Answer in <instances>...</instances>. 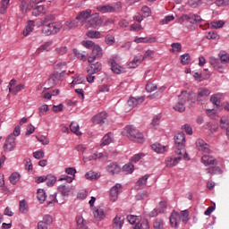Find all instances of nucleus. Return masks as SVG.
<instances>
[{"mask_svg":"<svg viewBox=\"0 0 229 229\" xmlns=\"http://www.w3.org/2000/svg\"><path fill=\"white\" fill-rule=\"evenodd\" d=\"M175 140V153L176 155H183V158H187L188 155L185 151V134L179 132L174 136Z\"/></svg>","mask_w":229,"mask_h":229,"instance_id":"nucleus-6","label":"nucleus"},{"mask_svg":"<svg viewBox=\"0 0 229 229\" xmlns=\"http://www.w3.org/2000/svg\"><path fill=\"white\" fill-rule=\"evenodd\" d=\"M210 94V89L207 88H199L198 89L197 100L199 101V103H204V101H207V99H208Z\"/></svg>","mask_w":229,"mask_h":229,"instance_id":"nucleus-11","label":"nucleus"},{"mask_svg":"<svg viewBox=\"0 0 229 229\" xmlns=\"http://www.w3.org/2000/svg\"><path fill=\"white\" fill-rule=\"evenodd\" d=\"M97 10L101 13H114L117 12V10H121V2H117L115 5H98Z\"/></svg>","mask_w":229,"mask_h":229,"instance_id":"nucleus-8","label":"nucleus"},{"mask_svg":"<svg viewBox=\"0 0 229 229\" xmlns=\"http://www.w3.org/2000/svg\"><path fill=\"white\" fill-rule=\"evenodd\" d=\"M181 63L182 65H187L188 64H191V55L189 54H184L181 55Z\"/></svg>","mask_w":229,"mask_h":229,"instance_id":"nucleus-58","label":"nucleus"},{"mask_svg":"<svg viewBox=\"0 0 229 229\" xmlns=\"http://www.w3.org/2000/svg\"><path fill=\"white\" fill-rule=\"evenodd\" d=\"M70 129L75 135H81V131H80V124H78V123L72 122L70 125Z\"/></svg>","mask_w":229,"mask_h":229,"instance_id":"nucleus-41","label":"nucleus"},{"mask_svg":"<svg viewBox=\"0 0 229 229\" xmlns=\"http://www.w3.org/2000/svg\"><path fill=\"white\" fill-rule=\"evenodd\" d=\"M223 98V94L221 93H216L210 97V101L216 108H219L221 106V99Z\"/></svg>","mask_w":229,"mask_h":229,"instance_id":"nucleus-25","label":"nucleus"},{"mask_svg":"<svg viewBox=\"0 0 229 229\" xmlns=\"http://www.w3.org/2000/svg\"><path fill=\"white\" fill-rule=\"evenodd\" d=\"M62 28H64V24H62V22L60 21L47 23L43 27L41 33L45 35V37H49L50 35H56V33H59Z\"/></svg>","mask_w":229,"mask_h":229,"instance_id":"nucleus-7","label":"nucleus"},{"mask_svg":"<svg viewBox=\"0 0 229 229\" xmlns=\"http://www.w3.org/2000/svg\"><path fill=\"white\" fill-rule=\"evenodd\" d=\"M207 174H221V168L219 166H211L206 169Z\"/></svg>","mask_w":229,"mask_h":229,"instance_id":"nucleus-39","label":"nucleus"},{"mask_svg":"<svg viewBox=\"0 0 229 229\" xmlns=\"http://www.w3.org/2000/svg\"><path fill=\"white\" fill-rule=\"evenodd\" d=\"M47 187H53L56 183V177L53 174H48L46 176V181Z\"/></svg>","mask_w":229,"mask_h":229,"instance_id":"nucleus-40","label":"nucleus"},{"mask_svg":"<svg viewBox=\"0 0 229 229\" xmlns=\"http://www.w3.org/2000/svg\"><path fill=\"white\" fill-rule=\"evenodd\" d=\"M202 164L204 165H216L217 160L216 158L212 157L211 156H208L207 154H204L201 157Z\"/></svg>","mask_w":229,"mask_h":229,"instance_id":"nucleus-24","label":"nucleus"},{"mask_svg":"<svg viewBox=\"0 0 229 229\" xmlns=\"http://www.w3.org/2000/svg\"><path fill=\"white\" fill-rule=\"evenodd\" d=\"M81 44L87 49H90V48L94 49V46H96V44L93 41H90V40L82 41Z\"/></svg>","mask_w":229,"mask_h":229,"instance_id":"nucleus-62","label":"nucleus"},{"mask_svg":"<svg viewBox=\"0 0 229 229\" xmlns=\"http://www.w3.org/2000/svg\"><path fill=\"white\" fill-rule=\"evenodd\" d=\"M220 128L222 130H228L229 129V119L228 116H222L220 119Z\"/></svg>","mask_w":229,"mask_h":229,"instance_id":"nucleus-38","label":"nucleus"},{"mask_svg":"<svg viewBox=\"0 0 229 229\" xmlns=\"http://www.w3.org/2000/svg\"><path fill=\"white\" fill-rule=\"evenodd\" d=\"M103 57V48L99 47V45H96L93 47L92 52L88 59L89 64H93L94 61L99 60V58Z\"/></svg>","mask_w":229,"mask_h":229,"instance_id":"nucleus-10","label":"nucleus"},{"mask_svg":"<svg viewBox=\"0 0 229 229\" xmlns=\"http://www.w3.org/2000/svg\"><path fill=\"white\" fill-rule=\"evenodd\" d=\"M189 221V210H183L180 213L174 211L170 216V224L173 228H178L180 226V223H183V225H187Z\"/></svg>","mask_w":229,"mask_h":229,"instance_id":"nucleus-5","label":"nucleus"},{"mask_svg":"<svg viewBox=\"0 0 229 229\" xmlns=\"http://www.w3.org/2000/svg\"><path fill=\"white\" fill-rule=\"evenodd\" d=\"M127 220L131 225H137V223H139L140 221V216H127Z\"/></svg>","mask_w":229,"mask_h":229,"instance_id":"nucleus-49","label":"nucleus"},{"mask_svg":"<svg viewBox=\"0 0 229 229\" xmlns=\"http://www.w3.org/2000/svg\"><path fill=\"white\" fill-rule=\"evenodd\" d=\"M20 212L22 214H26V212H28V204L25 200L20 201Z\"/></svg>","mask_w":229,"mask_h":229,"instance_id":"nucleus-59","label":"nucleus"},{"mask_svg":"<svg viewBox=\"0 0 229 229\" xmlns=\"http://www.w3.org/2000/svg\"><path fill=\"white\" fill-rule=\"evenodd\" d=\"M123 134L125 135V137H128L130 140H132V142H138L139 144H144L145 139L144 134H142L135 126L133 125H128L124 128Z\"/></svg>","mask_w":229,"mask_h":229,"instance_id":"nucleus-4","label":"nucleus"},{"mask_svg":"<svg viewBox=\"0 0 229 229\" xmlns=\"http://www.w3.org/2000/svg\"><path fill=\"white\" fill-rule=\"evenodd\" d=\"M131 229H149V222L148 220L140 221L137 225H133Z\"/></svg>","mask_w":229,"mask_h":229,"instance_id":"nucleus-35","label":"nucleus"},{"mask_svg":"<svg viewBox=\"0 0 229 229\" xmlns=\"http://www.w3.org/2000/svg\"><path fill=\"white\" fill-rule=\"evenodd\" d=\"M149 178V174H146L140 178L138 182H136V188L137 189H144L148 183V179Z\"/></svg>","mask_w":229,"mask_h":229,"instance_id":"nucleus-30","label":"nucleus"},{"mask_svg":"<svg viewBox=\"0 0 229 229\" xmlns=\"http://www.w3.org/2000/svg\"><path fill=\"white\" fill-rule=\"evenodd\" d=\"M77 21H81L84 22V28L89 30L93 28L94 30L101 24V18H99V13H96L92 14V10L87 9L82 11L77 17Z\"/></svg>","mask_w":229,"mask_h":229,"instance_id":"nucleus-1","label":"nucleus"},{"mask_svg":"<svg viewBox=\"0 0 229 229\" xmlns=\"http://www.w3.org/2000/svg\"><path fill=\"white\" fill-rule=\"evenodd\" d=\"M121 191H123V186L119 183L115 184L113 188H111L110 196L113 201H117V198Z\"/></svg>","mask_w":229,"mask_h":229,"instance_id":"nucleus-19","label":"nucleus"},{"mask_svg":"<svg viewBox=\"0 0 229 229\" xmlns=\"http://www.w3.org/2000/svg\"><path fill=\"white\" fill-rule=\"evenodd\" d=\"M85 176L87 180H98L99 178V174L93 171L88 172Z\"/></svg>","mask_w":229,"mask_h":229,"instance_id":"nucleus-55","label":"nucleus"},{"mask_svg":"<svg viewBox=\"0 0 229 229\" xmlns=\"http://www.w3.org/2000/svg\"><path fill=\"white\" fill-rule=\"evenodd\" d=\"M171 21H174V15L165 16V19H163V20L160 21V24H161L162 26H164V24H169V22H171Z\"/></svg>","mask_w":229,"mask_h":229,"instance_id":"nucleus-61","label":"nucleus"},{"mask_svg":"<svg viewBox=\"0 0 229 229\" xmlns=\"http://www.w3.org/2000/svg\"><path fill=\"white\" fill-rule=\"evenodd\" d=\"M156 89H157V84H155L153 82H148L146 85L147 92H155Z\"/></svg>","mask_w":229,"mask_h":229,"instance_id":"nucleus-60","label":"nucleus"},{"mask_svg":"<svg viewBox=\"0 0 229 229\" xmlns=\"http://www.w3.org/2000/svg\"><path fill=\"white\" fill-rule=\"evenodd\" d=\"M24 89H26V85L18 84V85L14 86L13 88H11L9 92H11V94H13L14 96H17V94H19V92H22V90H24Z\"/></svg>","mask_w":229,"mask_h":229,"instance_id":"nucleus-34","label":"nucleus"},{"mask_svg":"<svg viewBox=\"0 0 229 229\" xmlns=\"http://www.w3.org/2000/svg\"><path fill=\"white\" fill-rule=\"evenodd\" d=\"M114 142V133L108 132L102 138V142L100 146H108Z\"/></svg>","mask_w":229,"mask_h":229,"instance_id":"nucleus-27","label":"nucleus"},{"mask_svg":"<svg viewBox=\"0 0 229 229\" xmlns=\"http://www.w3.org/2000/svg\"><path fill=\"white\" fill-rule=\"evenodd\" d=\"M148 198H149V192H148V191H140L136 195V199L138 201H140L141 199H148Z\"/></svg>","mask_w":229,"mask_h":229,"instance_id":"nucleus-46","label":"nucleus"},{"mask_svg":"<svg viewBox=\"0 0 229 229\" xmlns=\"http://www.w3.org/2000/svg\"><path fill=\"white\" fill-rule=\"evenodd\" d=\"M183 158V155H179V157L173 158L167 157L165 160L166 167H174V165H178L179 162Z\"/></svg>","mask_w":229,"mask_h":229,"instance_id":"nucleus-23","label":"nucleus"},{"mask_svg":"<svg viewBox=\"0 0 229 229\" xmlns=\"http://www.w3.org/2000/svg\"><path fill=\"white\" fill-rule=\"evenodd\" d=\"M106 117H108V114H106V112H101L96 114L92 121L94 124H104L105 121H106Z\"/></svg>","mask_w":229,"mask_h":229,"instance_id":"nucleus-20","label":"nucleus"},{"mask_svg":"<svg viewBox=\"0 0 229 229\" xmlns=\"http://www.w3.org/2000/svg\"><path fill=\"white\" fill-rule=\"evenodd\" d=\"M37 198L38 201L41 203H44L46 201V198H47V195H46V191L42 189L38 190L37 192Z\"/></svg>","mask_w":229,"mask_h":229,"instance_id":"nucleus-43","label":"nucleus"},{"mask_svg":"<svg viewBox=\"0 0 229 229\" xmlns=\"http://www.w3.org/2000/svg\"><path fill=\"white\" fill-rule=\"evenodd\" d=\"M33 30H35V21H29L25 26V29L23 30L24 37H28V35L33 32Z\"/></svg>","mask_w":229,"mask_h":229,"instance_id":"nucleus-28","label":"nucleus"},{"mask_svg":"<svg viewBox=\"0 0 229 229\" xmlns=\"http://www.w3.org/2000/svg\"><path fill=\"white\" fill-rule=\"evenodd\" d=\"M8 4H10V0H2L1 1V7H0V13H5L8 8Z\"/></svg>","mask_w":229,"mask_h":229,"instance_id":"nucleus-52","label":"nucleus"},{"mask_svg":"<svg viewBox=\"0 0 229 229\" xmlns=\"http://www.w3.org/2000/svg\"><path fill=\"white\" fill-rule=\"evenodd\" d=\"M203 4L201 0H189V5L191 8H198Z\"/></svg>","mask_w":229,"mask_h":229,"instance_id":"nucleus-57","label":"nucleus"},{"mask_svg":"<svg viewBox=\"0 0 229 229\" xmlns=\"http://www.w3.org/2000/svg\"><path fill=\"white\" fill-rule=\"evenodd\" d=\"M144 103V97H131L128 101L127 105L129 106V110H133L135 106H139L140 105H142Z\"/></svg>","mask_w":229,"mask_h":229,"instance_id":"nucleus-13","label":"nucleus"},{"mask_svg":"<svg viewBox=\"0 0 229 229\" xmlns=\"http://www.w3.org/2000/svg\"><path fill=\"white\" fill-rule=\"evenodd\" d=\"M225 26V21L223 20H216L211 22V28L213 30H219Z\"/></svg>","mask_w":229,"mask_h":229,"instance_id":"nucleus-42","label":"nucleus"},{"mask_svg":"<svg viewBox=\"0 0 229 229\" xmlns=\"http://www.w3.org/2000/svg\"><path fill=\"white\" fill-rule=\"evenodd\" d=\"M87 37H89V38H101V32L98 30H90L87 32Z\"/></svg>","mask_w":229,"mask_h":229,"instance_id":"nucleus-48","label":"nucleus"},{"mask_svg":"<svg viewBox=\"0 0 229 229\" xmlns=\"http://www.w3.org/2000/svg\"><path fill=\"white\" fill-rule=\"evenodd\" d=\"M105 42L107 46H114L115 44V36L107 34L105 38Z\"/></svg>","mask_w":229,"mask_h":229,"instance_id":"nucleus-47","label":"nucleus"},{"mask_svg":"<svg viewBox=\"0 0 229 229\" xmlns=\"http://www.w3.org/2000/svg\"><path fill=\"white\" fill-rule=\"evenodd\" d=\"M154 229H164V220L157 218L153 223Z\"/></svg>","mask_w":229,"mask_h":229,"instance_id":"nucleus-53","label":"nucleus"},{"mask_svg":"<svg viewBox=\"0 0 229 229\" xmlns=\"http://www.w3.org/2000/svg\"><path fill=\"white\" fill-rule=\"evenodd\" d=\"M52 21H55V16L53 14L47 15L46 17L41 19V24L46 26L47 24H50Z\"/></svg>","mask_w":229,"mask_h":229,"instance_id":"nucleus-50","label":"nucleus"},{"mask_svg":"<svg viewBox=\"0 0 229 229\" xmlns=\"http://www.w3.org/2000/svg\"><path fill=\"white\" fill-rule=\"evenodd\" d=\"M106 171L109 174H119L121 173V166L117 163H110L106 166Z\"/></svg>","mask_w":229,"mask_h":229,"instance_id":"nucleus-21","label":"nucleus"},{"mask_svg":"<svg viewBox=\"0 0 229 229\" xmlns=\"http://www.w3.org/2000/svg\"><path fill=\"white\" fill-rule=\"evenodd\" d=\"M15 146H17L15 143V137L13 135H9L4 145V151H13L15 149Z\"/></svg>","mask_w":229,"mask_h":229,"instance_id":"nucleus-14","label":"nucleus"},{"mask_svg":"<svg viewBox=\"0 0 229 229\" xmlns=\"http://www.w3.org/2000/svg\"><path fill=\"white\" fill-rule=\"evenodd\" d=\"M64 76H65V71H63L62 72L52 73L47 81L48 87L51 88L58 85V82L60 81V80H62V78H64Z\"/></svg>","mask_w":229,"mask_h":229,"instance_id":"nucleus-9","label":"nucleus"},{"mask_svg":"<svg viewBox=\"0 0 229 229\" xmlns=\"http://www.w3.org/2000/svg\"><path fill=\"white\" fill-rule=\"evenodd\" d=\"M90 65L87 67V72L88 74H96L99 72H101V69H103V64L101 63L97 62L95 64L89 63Z\"/></svg>","mask_w":229,"mask_h":229,"instance_id":"nucleus-17","label":"nucleus"},{"mask_svg":"<svg viewBox=\"0 0 229 229\" xmlns=\"http://www.w3.org/2000/svg\"><path fill=\"white\" fill-rule=\"evenodd\" d=\"M183 19H185V21H188V22H191V24H199L203 22V19H201V16L198 14L184 15Z\"/></svg>","mask_w":229,"mask_h":229,"instance_id":"nucleus-18","label":"nucleus"},{"mask_svg":"<svg viewBox=\"0 0 229 229\" xmlns=\"http://www.w3.org/2000/svg\"><path fill=\"white\" fill-rule=\"evenodd\" d=\"M144 157H146V155L144 153H138L135 154L131 158V162H132L133 164H137V162H139L140 159L144 158Z\"/></svg>","mask_w":229,"mask_h":229,"instance_id":"nucleus-56","label":"nucleus"},{"mask_svg":"<svg viewBox=\"0 0 229 229\" xmlns=\"http://www.w3.org/2000/svg\"><path fill=\"white\" fill-rule=\"evenodd\" d=\"M68 50L69 49L65 46L58 47L54 50V53L56 55V56H64V55H67Z\"/></svg>","mask_w":229,"mask_h":229,"instance_id":"nucleus-37","label":"nucleus"},{"mask_svg":"<svg viewBox=\"0 0 229 229\" xmlns=\"http://www.w3.org/2000/svg\"><path fill=\"white\" fill-rule=\"evenodd\" d=\"M141 12L143 13V17H149L151 15V9L146 5L141 8Z\"/></svg>","mask_w":229,"mask_h":229,"instance_id":"nucleus-63","label":"nucleus"},{"mask_svg":"<svg viewBox=\"0 0 229 229\" xmlns=\"http://www.w3.org/2000/svg\"><path fill=\"white\" fill-rule=\"evenodd\" d=\"M93 216L98 221H102V219H105V211L101 208H97L93 211Z\"/></svg>","mask_w":229,"mask_h":229,"instance_id":"nucleus-36","label":"nucleus"},{"mask_svg":"<svg viewBox=\"0 0 229 229\" xmlns=\"http://www.w3.org/2000/svg\"><path fill=\"white\" fill-rule=\"evenodd\" d=\"M151 148H152L153 151H155L156 153H165V151L167 150L166 147L160 143H154L151 146Z\"/></svg>","mask_w":229,"mask_h":229,"instance_id":"nucleus-33","label":"nucleus"},{"mask_svg":"<svg viewBox=\"0 0 229 229\" xmlns=\"http://www.w3.org/2000/svg\"><path fill=\"white\" fill-rule=\"evenodd\" d=\"M105 157V154L101 152H96L93 155L89 156V160H98V158H103Z\"/></svg>","mask_w":229,"mask_h":229,"instance_id":"nucleus-64","label":"nucleus"},{"mask_svg":"<svg viewBox=\"0 0 229 229\" xmlns=\"http://www.w3.org/2000/svg\"><path fill=\"white\" fill-rule=\"evenodd\" d=\"M123 225H124V216H116L113 220V226L114 229L123 228Z\"/></svg>","mask_w":229,"mask_h":229,"instance_id":"nucleus-26","label":"nucleus"},{"mask_svg":"<svg viewBox=\"0 0 229 229\" xmlns=\"http://www.w3.org/2000/svg\"><path fill=\"white\" fill-rule=\"evenodd\" d=\"M53 49V40L47 41L45 44L41 45L36 50V55H40L41 53H49Z\"/></svg>","mask_w":229,"mask_h":229,"instance_id":"nucleus-16","label":"nucleus"},{"mask_svg":"<svg viewBox=\"0 0 229 229\" xmlns=\"http://www.w3.org/2000/svg\"><path fill=\"white\" fill-rule=\"evenodd\" d=\"M170 53H182V44L181 43H173L171 45Z\"/></svg>","mask_w":229,"mask_h":229,"instance_id":"nucleus-45","label":"nucleus"},{"mask_svg":"<svg viewBox=\"0 0 229 229\" xmlns=\"http://www.w3.org/2000/svg\"><path fill=\"white\" fill-rule=\"evenodd\" d=\"M21 175L18 173H13L9 177V180L13 185H15L19 182Z\"/></svg>","mask_w":229,"mask_h":229,"instance_id":"nucleus-54","label":"nucleus"},{"mask_svg":"<svg viewBox=\"0 0 229 229\" xmlns=\"http://www.w3.org/2000/svg\"><path fill=\"white\" fill-rule=\"evenodd\" d=\"M139 64H140V59L135 57L131 62L128 64L129 69H137L139 67Z\"/></svg>","mask_w":229,"mask_h":229,"instance_id":"nucleus-51","label":"nucleus"},{"mask_svg":"<svg viewBox=\"0 0 229 229\" xmlns=\"http://www.w3.org/2000/svg\"><path fill=\"white\" fill-rule=\"evenodd\" d=\"M185 105L188 106H192L194 105V98L192 94L188 93L187 91H182L178 97V101L173 106L174 110L176 112H183L185 110Z\"/></svg>","mask_w":229,"mask_h":229,"instance_id":"nucleus-3","label":"nucleus"},{"mask_svg":"<svg viewBox=\"0 0 229 229\" xmlns=\"http://www.w3.org/2000/svg\"><path fill=\"white\" fill-rule=\"evenodd\" d=\"M219 59L216 57H209V64L212 65L215 71L223 74L229 64V55L225 52H220L218 54Z\"/></svg>","mask_w":229,"mask_h":229,"instance_id":"nucleus-2","label":"nucleus"},{"mask_svg":"<svg viewBox=\"0 0 229 229\" xmlns=\"http://www.w3.org/2000/svg\"><path fill=\"white\" fill-rule=\"evenodd\" d=\"M71 191H72V188L67 185H60L58 187V191L62 196H64V198H67L71 194Z\"/></svg>","mask_w":229,"mask_h":229,"instance_id":"nucleus-29","label":"nucleus"},{"mask_svg":"<svg viewBox=\"0 0 229 229\" xmlns=\"http://www.w3.org/2000/svg\"><path fill=\"white\" fill-rule=\"evenodd\" d=\"M110 64H111V69L113 71V72H114L115 74H121L123 68L121 67V65H119L117 63H115V60L114 59H110Z\"/></svg>","mask_w":229,"mask_h":229,"instance_id":"nucleus-32","label":"nucleus"},{"mask_svg":"<svg viewBox=\"0 0 229 229\" xmlns=\"http://www.w3.org/2000/svg\"><path fill=\"white\" fill-rule=\"evenodd\" d=\"M64 31H71V30H75L78 28V21L76 20H69L63 25Z\"/></svg>","mask_w":229,"mask_h":229,"instance_id":"nucleus-22","label":"nucleus"},{"mask_svg":"<svg viewBox=\"0 0 229 229\" xmlns=\"http://www.w3.org/2000/svg\"><path fill=\"white\" fill-rule=\"evenodd\" d=\"M19 3L20 12L23 14L28 13L30 10L33 8V5H31V0H19Z\"/></svg>","mask_w":229,"mask_h":229,"instance_id":"nucleus-15","label":"nucleus"},{"mask_svg":"<svg viewBox=\"0 0 229 229\" xmlns=\"http://www.w3.org/2000/svg\"><path fill=\"white\" fill-rule=\"evenodd\" d=\"M42 13H46V7L44 5H37L32 10V15H34V17H38V15H42Z\"/></svg>","mask_w":229,"mask_h":229,"instance_id":"nucleus-31","label":"nucleus"},{"mask_svg":"<svg viewBox=\"0 0 229 229\" xmlns=\"http://www.w3.org/2000/svg\"><path fill=\"white\" fill-rule=\"evenodd\" d=\"M197 149L200 151V153L208 155L210 154V147L207 144V142L201 139L196 140Z\"/></svg>","mask_w":229,"mask_h":229,"instance_id":"nucleus-12","label":"nucleus"},{"mask_svg":"<svg viewBox=\"0 0 229 229\" xmlns=\"http://www.w3.org/2000/svg\"><path fill=\"white\" fill-rule=\"evenodd\" d=\"M135 171V166L131 164H126L123 166V172L125 173V174H131Z\"/></svg>","mask_w":229,"mask_h":229,"instance_id":"nucleus-44","label":"nucleus"}]
</instances>
